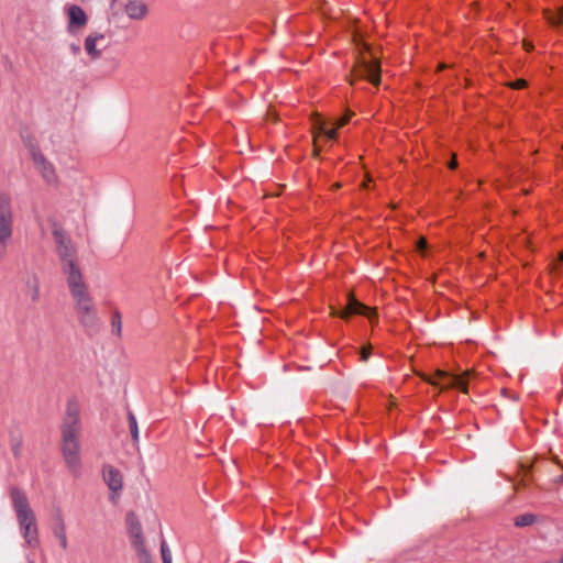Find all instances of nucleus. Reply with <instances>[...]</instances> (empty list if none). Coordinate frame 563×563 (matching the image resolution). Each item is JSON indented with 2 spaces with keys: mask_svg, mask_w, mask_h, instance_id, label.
<instances>
[{
  "mask_svg": "<svg viewBox=\"0 0 563 563\" xmlns=\"http://www.w3.org/2000/svg\"><path fill=\"white\" fill-rule=\"evenodd\" d=\"M101 475L104 484L110 489V500L115 503L123 488V476L120 470L111 464H103Z\"/></svg>",
  "mask_w": 563,
  "mask_h": 563,
  "instance_id": "nucleus-6",
  "label": "nucleus"
},
{
  "mask_svg": "<svg viewBox=\"0 0 563 563\" xmlns=\"http://www.w3.org/2000/svg\"><path fill=\"white\" fill-rule=\"evenodd\" d=\"M29 563H34L33 561H30Z\"/></svg>",
  "mask_w": 563,
  "mask_h": 563,
  "instance_id": "nucleus-38",
  "label": "nucleus"
},
{
  "mask_svg": "<svg viewBox=\"0 0 563 563\" xmlns=\"http://www.w3.org/2000/svg\"><path fill=\"white\" fill-rule=\"evenodd\" d=\"M53 534L58 540L60 547L66 550L68 548L66 527L63 519L59 517L53 527Z\"/></svg>",
  "mask_w": 563,
  "mask_h": 563,
  "instance_id": "nucleus-16",
  "label": "nucleus"
},
{
  "mask_svg": "<svg viewBox=\"0 0 563 563\" xmlns=\"http://www.w3.org/2000/svg\"><path fill=\"white\" fill-rule=\"evenodd\" d=\"M12 507L15 510L19 526L33 525L36 522L35 514L32 510L24 492L13 487L10 492Z\"/></svg>",
  "mask_w": 563,
  "mask_h": 563,
  "instance_id": "nucleus-4",
  "label": "nucleus"
},
{
  "mask_svg": "<svg viewBox=\"0 0 563 563\" xmlns=\"http://www.w3.org/2000/svg\"><path fill=\"white\" fill-rule=\"evenodd\" d=\"M141 563H153L150 552L146 550L144 542L134 545Z\"/></svg>",
  "mask_w": 563,
  "mask_h": 563,
  "instance_id": "nucleus-21",
  "label": "nucleus"
},
{
  "mask_svg": "<svg viewBox=\"0 0 563 563\" xmlns=\"http://www.w3.org/2000/svg\"><path fill=\"white\" fill-rule=\"evenodd\" d=\"M123 8L126 15L132 20H142L148 13V8L142 0H129Z\"/></svg>",
  "mask_w": 563,
  "mask_h": 563,
  "instance_id": "nucleus-10",
  "label": "nucleus"
},
{
  "mask_svg": "<svg viewBox=\"0 0 563 563\" xmlns=\"http://www.w3.org/2000/svg\"><path fill=\"white\" fill-rule=\"evenodd\" d=\"M560 481L563 482V474L560 476Z\"/></svg>",
  "mask_w": 563,
  "mask_h": 563,
  "instance_id": "nucleus-37",
  "label": "nucleus"
},
{
  "mask_svg": "<svg viewBox=\"0 0 563 563\" xmlns=\"http://www.w3.org/2000/svg\"><path fill=\"white\" fill-rule=\"evenodd\" d=\"M27 286L31 290V298L33 301H37L40 298V283L38 279L33 276L27 280Z\"/></svg>",
  "mask_w": 563,
  "mask_h": 563,
  "instance_id": "nucleus-22",
  "label": "nucleus"
},
{
  "mask_svg": "<svg viewBox=\"0 0 563 563\" xmlns=\"http://www.w3.org/2000/svg\"><path fill=\"white\" fill-rule=\"evenodd\" d=\"M320 147L318 146V144L314 142V148H313V152H314V155H319L320 154Z\"/></svg>",
  "mask_w": 563,
  "mask_h": 563,
  "instance_id": "nucleus-34",
  "label": "nucleus"
},
{
  "mask_svg": "<svg viewBox=\"0 0 563 563\" xmlns=\"http://www.w3.org/2000/svg\"><path fill=\"white\" fill-rule=\"evenodd\" d=\"M12 235V213H0V244L5 245Z\"/></svg>",
  "mask_w": 563,
  "mask_h": 563,
  "instance_id": "nucleus-13",
  "label": "nucleus"
},
{
  "mask_svg": "<svg viewBox=\"0 0 563 563\" xmlns=\"http://www.w3.org/2000/svg\"><path fill=\"white\" fill-rule=\"evenodd\" d=\"M126 523L129 533L132 539V544L137 545L144 542L143 533H142V527L140 521L137 520L136 516L133 512H129L126 516Z\"/></svg>",
  "mask_w": 563,
  "mask_h": 563,
  "instance_id": "nucleus-11",
  "label": "nucleus"
},
{
  "mask_svg": "<svg viewBox=\"0 0 563 563\" xmlns=\"http://www.w3.org/2000/svg\"><path fill=\"white\" fill-rule=\"evenodd\" d=\"M448 167L452 170L456 169L457 168V159L455 157H452L449 162H448Z\"/></svg>",
  "mask_w": 563,
  "mask_h": 563,
  "instance_id": "nucleus-33",
  "label": "nucleus"
},
{
  "mask_svg": "<svg viewBox=\"0 0 563 563\" xmlns=\"http://www.w3.org/2000/svg\"><path fill=\"white\" fill-rule=\"evenodd\" d=\"M111 328H112L113 333H115L118 336H121L122 320H121V313L119 311H114L112 314Z\"/></svg>",
  "mask_w": 563,
  "mask_h": 563,
  "instance_id": "nucleus-23",
  "label": "nucleus"
},
{
  "mask_svg": "<svg viewBox=\"0 0 563 563\" xmlns=\"http://www.w3.org/2000/svg\"><path fill=\"white\" fill-rule=\"evenodd\" d=\"M69 29L73 26H82L87 22V14L79 5H71L68 10Z\"/></svg>",
  "mask_w": 563,
  "mask_h": 563,
  "instance_id": "nucleus-14",
  "label": "nucleus"
},
{
  "mask_svg": "<svg viewBox=\"0 0 563 563\" xmlns=\"http://www.w3.org/2000/svg\"><path fill=\"white\" fill-rule=\"evenodd\" d=\"M161 554L163 563L172 562V553L165 540H163L161 543Z\"/></svg>",
  "mask_w": 563,
  "mask_h": 563,
  "instance_id": "nucleus-24",
  "label": "nucleus"
},
{
  "mask_svg": "<svg viewBox=\"0 0 563 563\" xmlns=\"http://www.w3.org/2000/svg\"><path fill=\"white\" fill-rule=\"evenodd\" d=\"M437 379L428 378L427 382L431 385H441L442 388H456L463 393L467 391V373L462 375H451L443 371H438L435 373Z\"/></svg>",
  "mask_w": 563,
  "mask_h": 563,
  "instance_id": "nucleus-7",
  "label": "nucleus"
},
{
  "mask_svg": "<svg viewBox=\"0 0 563 563\" xmlns=\"http://www.w3.org/2000/svg\"><path fill=\"white\" fill-rule=\"evenodd\" d=\"M10 197L4 192H0V211L10 210Z\"/></svg>",
  "mask_w": 563,
  "mask_h": 563,
  "instance_id": "nucleus-25",
  "label": "nucleus"
},
{
  "mask_svg": "<svg viewBox=\"0 0 563 563\" xmlns=\"http://www.w3.org/2000/svg\"><path fill=\"white\" fill-rule=\"evenodd\" d=\"M544 16L548 23L553 29H561L563 26V4L558 8L556 12H552L551 10L544 11Z\"/></svg>",
  "mask_w": 563,
  "mask_h": 563,
  "instance_id": "nucleus-17",
  "label": "nucleus"
},
{
  "mask_svg": "<svg viewBox=\"0 0 563 563\" xmlns=\"http://www.w3.org/2000/svg\"><path fill=\"white\" fill-rule=\"evenodd\" d=\"M80 431L79 405L76 400H69L67 402L65 417L60 427V451L68 470L75 476H79L81 473Z\"/></svg>",
  "mask_w": 563,
  "mask_h": 563,
  "instance_id": "nucleus-1",
  "label": "nucleus"
},
{
  "mask_svg": "<svg viewBox=\"0 0 563 563\" xmlns=\"http://www.w3.org/2000/svg\"><path fill=\"white\" fill-rule=\"evenodd\" d=\"M537 516L533 514H523L515 518L514 523L516 527L523 528L531 526L536 522Z\"/></svg>",
  "mask_w": 563,
  "mask_h": 563,
  "instance_id": "nucleus-20",
  "label": "nucleus"
},
{
  "mask_svg": "<svg viewBox=\"0 0 563 563\" xmlns=\"http://www.w3.org/2000/svg\"><path fill=\"white\" fill-rule=\"evenodd\" d=\"M417 249L420 252H424L427 250V240L424 238H421L417 242Z\"/></svg>",
  "mask_w": 563,
  "mask_h": 563,
  "instance_id": "nucleus-32",
  "label": "nucleus"
},
{
  "mask_svg": "<svg viewBox=\"0 0 563 563\" xmlns=\"http://www.w3.org/2000/svg\"><path fill=\"white\" fill-rule=\"evenodd\" d=\"M20 531L29 545L36 547L38 544L36 522L33 525L20 526Z\"/></svg>",
  "mask_w": 563,
  "mask_h": 563,
  "instance_id": "nucleus-15",
  "label": "nucleus"
},
{
  "mask_svg": "<svg viewBox=\"0 0 563 563\" xmlns=\"http://www.w3.org/2000/svg\"><path fill=\"white\" fill-rule=\"evenodd\" d=\"M560 261L563 262V252L560 253V256H559Z\"/></svg>",
  "mask_w": 563,
  "mask_h": 563,
  "instance_id": "nucleus-35",
  "label": "nucleus"
},
{
  "mask_svg": "<svg viewBox=\"0 0 563 563\" xmlns=\"http://www.w3.org/2000/svg\"><path fill=\"white\" fill-rule=\"evenodd\" d=\"M526 48L529 51V49H531V48H532V45H531V44L526 45Z\"/></svg>",
  "mask_w": 563,
  "mask_h": 563,
  "instance_id": "nucleus-36",
  "label": "nucleus"
},
{
  "mask_svg": "<svg viewBox=\"0 0 563 563\" xmlns=\"http://www.w3.org/2000/svg\"><path fill=\"white\" fill-rule=\"evenodd\" d=\"M350 120V115H344V117H341L340 119H338L334 123V125L339 129V128H342Z\"/></svg>",
  "mask_w": 563,
  "mask_h": 563,
  "instance_id": "nucleus-30",
  "label": "nucleus"
},
{
  "mask_svg": "<svg viewBox=\"0 0 563 563\" xmlns=\"http://www.w3.org/2000/svg\"><path fill=\"white\" fill-rule=\"evenodd\" d=\"M353 75L360 79H366L374 86L380 84V63L377 58L367 60L361 58L353 70Z\"/></svg>",
  "mask_w": 563,
  "mask_h": 563,
  "instance_id": "nucleus-5",
  "label": "nucleus"
},
{
  "mask_svg": "<svg viewBox=\"0 0 563 563\" xmlns=\"http://www.w3.org/2000/svg\"><path fill=\"white\" fill-rule=\"evenodd\" d=\"M69 292L74 300V308L78 322L88 335L98 333L100 329V319L88 286L84 278H73L67 283Z\"/></svg>",
  "mask_w": 563,
  "mask_h": 563,
  "instance_id": "nucleus-2",
  "label": "nucleus"
},
{
  "mask_svg": "<svg viewBox=\"0 0 563 563\" xmlns=\"http://www.w3.org/2000/svg\"><path fill=\"white\" fill-rule=\"evenodd\" d=\"M30 153L32 155L34 165L42 174L43 178L52 184L56 181V173L52 163H49L42 152L34 145L30 146Z\"/></svg>",
  "mask_w": 563,
  "mask_h": 563,
  "instance_id": "nucleus-9",
  "label": "nucleus"
},
{
  "mask_svg": "<svg viewBox=\"0 0 563 563\" xmlns=\"http://www.w3.org/2000/svg\"><path fill=\"white\" fill-rule=\"evenodd\" d=\"M128 423H129V429H130V433H131V438H132L133 444L137 445L139 444V440H140V437H139V426H137L136 417H135V415L131 410L128 411Z\"/></svg>",
  "mask_w": 563,
  "mask_h": 563,
  "instance_id": "nucleus-18",
  "label": "nucleus"
},
{
  "mask_svg": "<svg viewBox=\"0 0 563 563\" xmlns=\"http://www.w3.org/2000/svg\"><path fill=\"white\" fill-rule=\"evenodd\" d=\"M334 314L342 319H349L353 314H361L373 321L376 317V311L375 309L360 302L352 294H347L346 306L342 310L338 312L335 311Z\"/></svg>",
  "mask_w": 563,
  "mask_h": 563,
  "instance_id": "nucleus-8",
  "label": "nucleus"
},
{
  "mask_svg": "<svg viewBox=\"0 0 563 563\" xmlns=\"http://www.w3.org/2000/svg\"><path fill=\"white\" fill-rule=\"evenodd\" d=\"M511 87L514 89H523L527 87V81L525 79H517L512 82Z\"/></svg>",
  "mask_w": 563,
  "mask_h": 563,
  "instance_id": "nucleus-28",
  "label": "nucleus"
},
{
  "mask_svg": "<svg viewBox=\"0 0 563 563\" xmlns=\"http://www.w3.org/2000/svg\"><path fill=\"white\" fill-rule=\"evenodd\" d=\"M327 126H328V122L324 119H322L321 117L318 115L316 119H313L311 129H312L314 139L321 137L324 134Z\"/></svg>",
  "mask_w": 563,
  "mask_h": 563,
  "instance_id": "nucleus-19",
  "label": "nucleus"
},
{
  "mask_svg": "<svg viewBox=\"0 0 563 563\" xmlns=\"http://www.w3.org/2000/svg\"><path fill=\"white\" fill-rule=\"evenodd\" d=\"M21 445H22V440L21 438H13L12 439V444H11V449H12V453L15 457H18L21 453Z\"/></svg>",
  "mask_w": 563,
  "mask_h": 563,
  "instance_id": "nucleus-27",
  "label": "nucleus"
},
{
  "mask_svg": "<svg viewBox=\"0 0 563 563\" xmlns=\"http://www.w3.org/2000/svg\"><path fill=\"white\" fill-rule=\"evenodd\" d=\"M371 355V346H364L361 351V361L366 362Z\"/></svg>",
  "mask_w": 563,
  "mask_h": 563,
  "instance_id": "nucleus-29",
  "label": "nucleus"
},
{
  "mask_svg": "<svg viewBox=\"0 0 563 563\" xmlns=\"http://www.w3.org/2000/svg\"><path fill=\"white\" fill-rule=\"evenodd\" d=\"M69 49H70L71 54L77 55V54L80 53L81 47H80L79 43H70L69 44Z\"/></svg>",
  "mask_w": 563,
  "mask_h": 563,
  "instance_id": "nucleus-31",
  "label": "nucleus"
},
{
  "mask_svg": "<svg viewBox=\"0 0 563 563\" xmlns=\"http://www.w3.org/2000/svg\"><path fill=\"white\" fill-rule=\"evenodd\" d=\"M103 40L104 35L102 33H93L86 37L85 49L92 59H97L101 56V51L97 49V44Z\"/></svg>",
  "mask_w": 563,
  "mask_h": 563,
  "instance_id": "nucleus-12",
  "label": "nucleus"
},
{
  "mask_svg": "<svg viewBox=\"0 0 563 563\" xmlns=\"http://www.w3.org/2000/svg\"><path fill=\"white\" fill-rule=\"evenodd\" d=\"M336 130H338V128L335 125L333 128L327 126L322 137H324L328 141H335L338 139Z\"/></svg>",
  "mask_w": 563,
  "mask_h": 563,
  "instance_id": "nucleus-26",
  "label": "nucleus"
},
{
  "mask_svg": "<svg viewBox=\"0 0 563 563\" xmlns=\"http://www.w3.org/2000/svg\"><path fill=\"white\" fill-rule=\"evenodd\" d=\"M52 234L56 244L57 255L60 260L62 271L66 275L67 283L73 280V278H81L82 274L77 262V250L69 234L56 222H53Z\"/></svg>",
  "mask_w": 563,
  "mask_h": 563,
  "instance_id": "nucleus-3",
  "label": "nucleus"
}]
</instances>
